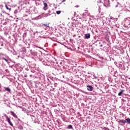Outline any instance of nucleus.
I'll return each instance as SVG.
<instances>
[{"label": "nucleus", "mask_w": 130, "mask_h": 130, "mask_svg": "<svg viewBox=\"0 0 130 130\" xmlns=\"http://www.w3.org/2000/svg\"><path fill=\"white\" fill-rule=\"evenodd\" d=\"M5 116L6 117L7 121L9 123V124L11 125V126H13V123H12L11 121V119L7 115H5Z\"/></svg>", "instance_id": "nucleus-1"}, {"label": "nucleus", "mask_w": 130, "mask_h": 130, "mask_svg": "<svg viewBox=\"0 0 130 130\" xmlns=\"http://www.w3.org/2000/svg\"><path fill=\"white\" fill-rule=\"evenodd\" d=\"M87 89L88 91H89L90 92L93 91V88L91 85H87Z\"/></svg>", "instance_id": "nucleus-2"}, {"label": "nucleus", "mask_w": 130, "mask_h": 130, "mask_svg": "<svg viewBox=\"0 0 130 130\" xmlns=\"http://www.w3.org/2000/svg\"><path fill=\"white\" fill-rule=\"evenodd\" d=\"M124 25H125V26H129V25H130L129 20H128V19L125 20Z\"/></svg>", "instance_id": "nucleus-3"}, {"label": "nucleus", "mask_w": 130, "mask_h": 130, "mask_svg": "<svg viewBox=\"0 0 130 130\" xmlns=\"http://www.w3.org/2000/svg\"><path fill=\"white\" fill-rule=\"evenodd\" d=\"M118 122V123H123L124 124H125V121L124 120H119Z\"/></svg>", "instance_id": "nucleus-4"}, {"label": "nucleus", "mask_w": 130, "mask_h": 130, "mask_svg": "<svg viewBox=\"0 0 130 130\" xmlns=\"http://www.w3.org/2000/svg\"><path fill=\"white\" fill-rule=\"evenodd\" d=\"M125 123H127L128 124H130V119L129 118H127L125 119Z\"/></svg>", "instance_id": "nucleus-5"}, {"label": "nucleus", "mask_w": 130, "mask_h": 130, "mask_svg": "<svg viewBox=\"0 0 130 130\" xmlns=\"http://www.w3.org/2000/svg\"><path fill=\"white\" fill-rule=\"evenodd\" d=\"M85 37L86 38V39H89V38H90V34H87L85 35Z\"/></svg>", "instance_id": "nucleus-6"}, {"label": "nucleus", "mask_w": 130, "mask_h": 130, "mask_svg": "<svg viewBox=\"0 0 130 130\" xmlns=\"http://www.w3.org/2000/svg\"><path fill=\"white\" fill-rule=\"evenodd\" d=\"M43 3H44V9H45V8H47V7H48V5H47V4L46 3H45V1H43Z\"/></svg>", "instance_id": "nucleus-7"}, {"label": "nucleus", "mask_w": 130, "mask_h": 130, "mask_svg": "<svg viewBox=\"0 0 130 130\" xmlns=\"http://www.w3.org/2000/svg\"><path fill=\"white\" fill-rule=\"evenodd\" d=\"M123 92H124V90H122L119 93H118V96H121L122 94H123Z\"/></svg>", "instance_id": "nucleus-8"}, {"label": "nucleus", "mask_w": 130, "mask_h": 130, "mask_svg": "<svg viewBox=\"0 0 130 130\" xmlns=\"http://www.w3.org/2000/svg\"><path fill=\"white\" fill-rule=\"evenodd\" d=\"M5 8L7 9V10H8V11L11 12L12 9L11 8H9V7H8V5H5Z\"/></svg>", "instance_id": "nucleus-9"}, {"label": "nucleus", "mask_w": 130, "mask_h": 130, "mask_svg": "<svg viewBox=\"0 0 130 130\" xmlns=\"http://www.w3.org/2000/svg\"><path fill=\"white\" fill-rule=\"evenodd\" d=\"M6 91H8V92H11V89L9 87H7L5 88Z\"/></svg>", "instance_id": "nucleus-10"}, {"label": "nucleus", "mask_w": 130, "mask_h": 130, "mask_svg": "<svg viewBox=\"0 0 130 130\" xmlns=\"http://www.w3.org/2000/svg\"><path fill=\"white\" fill-rule=\"evenodd\" d=\"M3 59H4V60H5V61H6V62H9V60H8V59H6L5 57L3 58Z\"/></svg>", "instance_id": "nucleus-11"}, {"label": "nucleus", "mask_w": 130, "mask_h": 130, "mask_svg": "<svg viewBox=\"0 0 130 130\" xmlns=\"http://www.w3.org/2000/svg\"><path fill=\"white\" fill-rule=\"evenodd\" d=\"M60 13H61V11H56V14H57V15H59V14H60Z\"/></svg>", "instance_id": "nucleus-12"}, {"label": "nucleus", "mask_w": 130, "mask_h": 130, "mask_svg": "<svg viewBox=\"0 0 130 130\" xmlns=\"http://www.w3.org/2000/svg\"><path fill=\"white\" fill-rule=\"evenodd\" d=\"M68 128H69V129L73 128V126L72 125H69L68 127Z\"/></svg>", "instance_id": "nucleus-13"}, {"label": "nucleus", "mask_w": 130, "mask_h": 130, "mask_svg": "<svg viewBox=\"0 0 130 130\" xmlns=\"http://www.w3.org/2000/svg\"><path fill=\"white\" fill-rule=\"evenodd\" d=\"M48 25H49V24H43V26H45V27H49Z\"/></svg>", "instance_id": "nucleus-14"}, {"label": "nucleus", "mask_w": 130, "mask_h": 130, "mask_svg": "<svg viewBox=\"0 0 130 130\" xmlns=\"http://www.w3.org/2000/svg\"><path fill=\"white\" fill-rule=\"evenodd\" d=\"M14 117H16L17 118V115L16 114H13Z\"/></svg>", "instance_id": "nucleus-15"}, {"label": "nucleus", "mask_w": 130, "mask_h": 130, "mask_svg": "<svg viewBox=\"0 0 130 130\" xmlns=\"http://www.w3.org/2000/svg\"><path fill=\"white\" fill-rule=\"evenodd\" d=\"M12 114H14V112H11Z\"/></svg>", "instance_id": "nucleus-16"}, {"label": "nucleus", "mask_w": 130, "mask_h": 130, "mask_svg": "<svg viewBox=\"0 0 130 130\" xmlns=\"http://www.w3.org/2000/svg\"><path fill=\"white\" fill-rule=\"evenodd\" d=\"M24 77H25V78H26L27 75H24Z\"/></svg>", "instance_id": "nucleus-17"}, {"label": "nucleus", "mask_w": 130, "mask_h": 130, "mask_svg": "<svg viewBox=\"0 0 130 130\" xmlns=\"http://www.w3.org/2000/svg\"><path fill=\"white\" fill-rule=\"evenodd\" d=\"M108 3H109V2H107Z\"/></svg>", "instance_id": "nucleus-18"}]
</instances>
